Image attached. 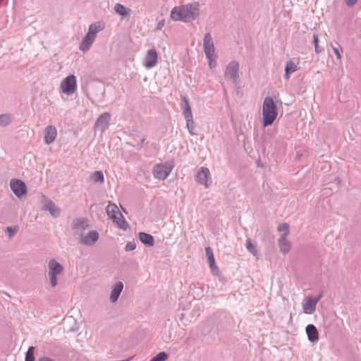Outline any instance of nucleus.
<instances>
[{"label": "nucleus", "instance_id": "nucleus-35", "mask_svg": "<svg viewBox=\"0 0 361 361\" xmlns=\"http://www.w3.org/2000/svg\"><path fill=\"white\" fill-rule=\"evenodd\" d=\"M331 47H332V49L334 50V54H336V58L339 60L341 59V52L343 51V49L341 47V46L337 44V46L336 47H334L331 44Z\"/></svg>", "mask_w": 361, "mask_h": 361}, {"label": "nucleus", "instance_id": "nucleus-34", "mask_svg": "<svg viewBox=\"0 0 361 361\" xmlns=\"http://www.w3.org/2000/svg\"><path fill=\"white\" fill-rule=\"evenodd\" d=\"M313 43L314 45L315 52L317 54L321 53L322 49H320L319 47V38L317 34H314L313 35Z\"/></svg>", "mask_w": 361, "mask_h": 361}, {"label": "nucleus", "instance_id": "nucleus-33", "mask_svg": "<svg viewBox=\"0 0 361 361\" xmlns=\"http://www.w3.org/2000/svg\"><path fill=\"white\" fill-rule=\"evenodd\" d=\"M169 358V355L165 352H160L154 356L149 361H166Z\"/></svg>", "mask_w": 361, "mask_h": 361}, {"label": "nucleus", "instance_id": "nucleus-40", "mask_svg": "<svg viewBox=\"0 0 361 361\" xmlns=\"http://www.w3.org/2000/svg\"><path fill=\"white\" fill-rule=\"evenodd\" d=\"M183 114L184 116V118H185L186 122L192 121V120H193L192 111L183 113Z\"/></svg>", "mask_w": 361, "mask_h": 361}, {"label": "nucleus", "instance_id": "nucleus-38", "mask_svg": "<svg viewBox=\"0 0 361 361\" xmlns=\"http://www.w3.org/2000/svg\"><path fill=\"white\" fill-rule=\"evenodd\" d=\"M18 229V227H7L6 228V233H8V237L11 238H12L15 234L17 232Z\"/></svg>", "mask_w": 361, "mask_h": 361}, {"label": "nucleus", "instance_id": "nucleus-30", "mask_svg": "<svg viewBox=\"0 0 361 361\" xmlns=\"http://www.w3.org/2000/svg\"><path fill=\"white\" fill-rule=\"evenodd\" d=\"M11 115L9 114H0V126L6 127L11 123Z\"/></svg>", "mask_w": 361, "mask_h": 361}, {"label": "nucleus", "instance_id": "nucleus-5", "mask_svg": "<svg viewBox=\"0 0 361 361\" xmlns=\"http://www.w3.org/2000/svg\"><path fill=\"white\" fill-rule=\"evenodd\" d=\"M239 68L238 62L232 61L228 64L224 71V77L231 79L235 86L240 82Z\"/></svg>", "mask_w": 361, "mask_h": 361}, {"label": "nucleus", "instance_id": "nucleus-2", "mask_svg": "<svg viewBox=\"0 0 361 361\" xmlns=\"http://www.w3.org/2000/svg\"><path fill=\"white\" fill-rule=\"evenodd\" d=\"M263 126H271L278 116L277 106L271 97H267L262 106Z\"/></svg>", "mask_w": 361, "mask_h": 361}, {"label": "nucleus", "instance_id": "nucleus-7", "mask_svg": "<svg viewBox=\"0 0 361 361\" xmlns=\"http://www.w3.org/2000/svg\"><path fill=\"white\" fill-rule=\"evenodd\" d=\"M76 87V77L74 75H69L61 83L63 92L68 95L73 94Z\"/></svg>", "mask_w": 361, "mask_h": 361}, {"label": "nucleus", "instance_id": "nucleus-17", "mask_svg": "<svg viewBox=\"0 0 361 361\" xmlns=\"http://www.w3.org/2000/svg\"><path fill=\"white\" fill-rule=\"evenodd\" d=\"M123 289V284L121 281H118L114 284L110 294V301L113 303L116 302L122 290Z\"/></svg>", "mask_w": 361, "mask_h": 361}, {"label": "nucleus", "instance_id": "nucleus-14", "mask_svg": "<svg viewBox=\"0 0 361 361\" xmlns=\"http://www.w3.org/2000/svg\"><path fill=\"white\" fill-rule=\"evenodd\" d=\"M205 253L207 257V262L211 269V271L214 275L219 274V269L215 263L213 250L210 247L205 248Z\"/></svg>", "mask_w": 361, "mask_h": 361}, {"label": "nucleus", "instance_id": "nucleus-31", "mask_svg": "<svg viewBox=\"0 0 361 361\" xmlns=\"http://www.w3.org/2000/svg\"><path fill=\"white\" fill-rule=\"evenodd\" d=\"M181 100L183 103V104H182V106H181L182 109H183V113L192 111L189 101H188V98L186 97V96L181 95Z\"/></svg>", "mask_w": 361, "mask_h": 361}, {"label": "nucleus", "instance_id": "nucleus-4", "mask_svg": "<svg viewBox=\"0 0 361 361\" xmlns=\"http://www.w3.org/2000/svg\"><path fill=\"white\" fill-rule=\"evenodd\" d=\"M203 47L205 56L209 61V67L212 68L215 56V48L213 39L209 33H207L204 37Z\"/></svg>", "mask_w": 361, "mask_h": 361}, {"label": "nucleus", "instance_id": "nucleus-26", "mask_svg": "<svg viewBox=\"0 0 361 361\" xmlns=\"http://www.w3.org/2000/svg\"><path fill=\"white\" fill-rule=\"evenodd\" d=\"M298 66L295 64L293 61H289L286 63L285 68V75L284 77L286 79H289L290 74L298 71Z\"/></svg>", "mask_w": 361, "mask_h": 361}, {"label": "nucleus", "instance_id": "nucleus-10", "mask_svg": "<svg viewBox=\"0 0 361 361\" xmlns=\"http://www.w3.org/2000/svg\"><path fill=\"white\" fill-rule=\"evenodd\" d=\"M195 180L199 184L204 185L205 188H208L212 183L209 169L201 167L195 175Z\"/></svg>", "mask_w": 361, "mask_h": 361}, {"label": "nucleus", "instance_id": "nucleus-11", "mask_svg": "<svg viewBox=\"0 0 361 361\" xmlns=\"http://www.w3.org/2000/svg\"><path fill=\"white\" fill-rule=\"evenodd\" d=\"M322 298V293H320L317 297L312 298V297H307L306 302L302 303V309L303 312L305 314H312L315 310L317 302L319 301V300Z\"/></svg>", "mask_w": 361, "mask_h": 361}, {"label": "nucleus", "instance_id": "nucleus-41", "mask_svg": "<svg viewBox=\"0 0 361 361\" xmlns=\"http://www.w3.org/2000/svg\"><path fill=\"white\" fill-rule=\"evenodd\" d=\"M357 0H345V2L346 5L349 7L353 6L356 3Z\"/></svg>", "mask_w": 361, "mask_h": 361}, {"label": "nucleus", "instance_id": "nucleus-44", "mask_svg": "<svg viewBox=\"0 0 361 361\" xmlns=\"http://www.w3.org/2000/svg\"><path fill=\"white\" fill-rule=\"evenodd\" d=\"M145 140H146V138H145V137H143V138L140 140V142H138V143L137 144V145L140 148L142 147L145 144H147V142H145Z\"/></svg>", "mask_w": 361, "mask_h": 361}, {"label": "nucleus", "instance_id": "nucleus-32", "mask_svg": "<svg viewBox=\"0 0 361 361\" xmlns=\"http://www.w3.org/2000/svg\"><path fill=\"white\" fill-rule=\"evenodd\" d=\"M35 347L34 346H30L28 348L27 351L25 353V361H35Z\"/></svg>", "mask_w": 361, "mask_h": 361}, {"label": "nucleus", "instance_id": "nucleus-15", "mask_svg": "<svg viewBox=\"0 0 361 361\" xmlns=\"http://www.w3.org/2000/svg\"><path fill=\"white\" fill-rule=\"evenodd\" d=\"M158 55L155 49H149L145 56V66L147 68L154 67L157 63Z\"/></svg>", "mask_w": 361, "mask_h": 361}, {"label": "nucleus", "instance_id": "nucleus-6", "mask_svg": "<svg viewBox=\"0 0 361 361\" xmlns=\"http://www.w3.org/2000/svg\"><path fill=\"white\" fill-rule=\"evenodd\" d=\"M42 209L48 211L52 217L57 218L61 215V209L56 204L50 199L47 198L45 195L42 197Z\"/></svg>", "mask_w": 361, "mask_h": 361}, {"label": "nucleus", "instance_id": "nucleus-39", "mask_svg": "<svg viewBox=\"0 0 361 361\" xmlns=\"http://www.w3.org/2000/svg\"><path fill=\"white\" fill-rule=\"evenodd\" d=\"M288 228H289V226L288 224L283 223L278 226V231H285L286 232L285 233H287V235H288Z\"/></svg>", "mask_w": 361, "mask_h": 361}, {"label": "nucleus", "instance_id": "nucleus-21", "mask_svg": "<svg viewBox=\"0 0 361 361\" xmlns=\"http://www.w3.org/2000/svg\"><path fill=\"white\" fill-rule=\"evenodd\" d=\"M140 240L147 246H153L154 244V237L149 233L140 232L138 234Z\"/></svg>", "mask_w": 361, "mask_h": 361}, {"label": "nucleus", "instance_id": "nucleus-23", "mask_svg": "<svg viewBox=\"0 0 361 361\" xmlns=\"http://www.w3.org/2000/svg\"><path fill=\"white\" fill-rule=\"evenodd\" d=\"M88 227L87 220L85 218H78L73 221V230H85Z\"/></svg>", "mask_w": 361, "mask_h": 361}, {"label": "nucleus", "instance_id": "nucleus-16", "mask_svg": "<svg viewBox=\"0 0 361 361\" xmlns=\"http://www.w3.org/2000/svg\"><path fill=\"white\" fill-rule=\"evenodd\" d=\"M57 135V130L55 126H49L44 130V140L47 144L53 142Z\"/></svg>", "mask_w": 361, "mask_h": 361}, {"label": "nucleus", "instance_id": "nucleus-13", "mask_svg": "<svg viewBox=\"0 0 361 361\" xmlns=\"http://www.w3.org/2000/svg\"><path fill=\"white\" fill-rule=\"evenodd\" d=\"M170 170H168V169L161 164H157L154 167V176L155 178H157L159 180H165L168 176L169 175Z\"/></svg>", "mask_w": 361, "mask_h": 361}, {"label": "nucleus", "instance_id": "nucleus-1", "mask_svg": "<svg viewBox=\"0 0 361 361\" xmlns=\"http://www.w3.org/2000/svg\"><path fill=\"white\" fill-rule=\"evenodd\" d=\"M200 13V4L195 2L181 6H176L171 11L170 17L173 20L190 23L196 19Z\"/></svg>", "mask_w": 361, "mask_h": 361}, {"label": "nucleus", "instance_id": "nucleus-29", "mask_svg": "<svg viewBox=\"0 0 361 361\" xmlns=\"http://www.w3.org/2000/svg\"><path fill=\"white\" fill-rule=\"evenodd\" d=\"M245 247L253 256L258 259V251L256 249L255 245L252 243L250 238L246 240Z\"/></svg>", "mask_w": 361, "mask_h": 361}, {"label": "nucleus", "instance_id": "nucleus-37", "mask_svg": "<svg viewBox=\"0 0 361 361\" xmlns=\"http://www.w3.org/2000/svg\"><path fill=\"white\" fill-rule=\"evenodd\" d=\"M136 248V243L135 241L128 242L125 247V250L126 252H130L134 250Z\"/></svg>", "mask_w": 361, "mask_h": 361}, {"label": "nucleus", "instance_id": "nucleus-43", "mask_svg": "<svg viewBox=\"0 0 361 361\" xmlns=\"http://www.w3.org/2000/svg\"><path fill=\"white\" fill-rule=\"evenodd\" d=\"M38 361H55L52 360L51 358L47 357V356H42L38 359Z\"/></svg>", "mask_w": 361, "mask_h": 361}, {"label": "nucleus", "instance_id": "nucleus-19", "mask_svg": "<svg viewBox=\"0 0 361 361\" xmlns=\"http://www.w3.org/2000/svg\"><path fill=\"white\" fill-rule=\"evenodd\" d=\"M94 39V36H92L87 33L80 44V50L82 52L87 51L93 44Z\"/></svg>", "mask_w": 361, "mask_h": 361}, {"label": "nucleus", "instance_id": "nucleus-3", "mask_svg": "<svg viewBox=\"0 0 361 361\" xmlns=\"http://www.w3.org/2000/svg\"><path fill=\"white\" fill-rule=\"evenodd\" d=\"M48 276L52 287H56L58 284L57 275L61 274L63 271V267L55 259H51L48 263Z\"/></svg>", "mask_w": 361, "mask_h": 361}, {"label": "nucleus", "instance_id": "nucleus-24", "mask_svg": "<svg viewBox=\"0 0 361 361\" xmlns=\"http://www.w3.org/2000/svg\"><path fill=\"white\" fill-rule=\"evenodd\" d=\"M104 28V25L101 22H97L95 23H92L89 26L88 32L87 33L92 36H94L96 38L97 33L102 31Z\"/></svg>", "mask_w": 361, "mask_h": 361}, {"label": "nucleus", "instance_id": "nucleus-25", "mask_svg": "<svg viewBox=\"0 0 361 361\" xmlns=\"http://www.w3.org/2000/svg\"><path fill=\"white\" fill-rule=\"evenodd\" d=\"M114 11L116 13L120 15L122 18L126 17L130 15L131 10L130 8H126L123 5L117 3L114 6Z\"/></svg>", "mask_w": 361, "mask_h": 361}, {"label": "nucleus", "instance_id": "nucleus-8", "mask_svg": "<svg viewBox=\"0 0 361 361\" xmlns=\"http://www.w3.org/2000/svg\"><path fill=\"white\" fill-rule=\"evenodd\" d=\"M111 117V114L109 112L102 114L96 120L94 124V129L104 133L109 127Z\"/></svg>", "mask_w": 361, "mask_h": 361}, {"label": "nucleus", "instance_id": "nucleus-22", "mask_svg": "<svg viewBox=\"0 0 361 361\" xmlns=\"http://www.w3.org/2000/svg\"><path fill=\"white\" fill-rule=\"evenodd\" d=\"M287 233H284L279 239V245L280 247V251L283 254L288 253L290 250V244L286 239Z\"/></svg>", "mask_w": 361, "mask_h": 361}, {"label": "nucleus", "instance_id": "nucleus-12", "mask_svg": "<svg viewBox=\"0 0 361 361\" xmlns=\"http://www.w3.org/2000/svg\"><path fill=\"white\" fill-rule=\"evenodd\" d=\"M99 233L97 231H90L86 235H80V243L87 245L92 246L99 240Z\"/></svg>", "mask_w": 361, "mask_h": 361}, {"label": "nucleus", "instance_id": "nucleus-28", "mask_svg": "<svg viewBox=\"0 0 361 361\" xmlns=\"http://www.w3.org/2000/svg\"><path fill=\"white\" fill-rule=\"evenodd\" d=\"M113 221L116 224L119 228H121L123 231H126L129 228L128 222L125 220L122 214L121 216H118V219L113 220Z\"/></svg>", "mask_w": 361, "mask_h": 361}, {"label": "nucleus", "instance_id": "nucleus-36", "mask_svg": "<svg viewBox=\"0 0 361 361\" xmlns=\"http://www.w3.org/2000/svg\"><path fill=\"white\" fill-rule=\"evenodd\" d=\"M186 128L188 130L190 135H195L194 130L195 128V125L193 120H192V121L186 122Z\"/></svg>", "mask_w": 361, "mask_h": 361}, {"label": "nucleus", "instance_id": "nucleus-27", "mask_svg": "<svg viewBox=\"0 0 361 361\" xmlns=\"http://www.w3.org/2000/svg\"><path fill=\"white\" fill-rule=\"evenodd\" d=\"M90 179L97 183H103L104 182V176L102 171H96L90 176Z\"/></svg>", "mask_w": 361, "mask_h": 361}, {"label": "nucleus", "instance_id": "nucleus-42", "mask_svg": "<svg viewBox=\"0 0 361 361\" xmlns=\"http://www.w3.org/2000/svg\"><path fill=\"white\" fill-rule=\"evenodd\" d=\"M164 24H165V22H164V20H160V21L157 23V30H161V29H162V27H164Z\"/></svg>", "mask_w": 361, "mask_h": 361}, {"label": "nucleus", "instance_id": "nucleus-9", "mask_svg": "<svg viewBox=\"0 0 361 361\" xmlns=\"http://www.w3.org/2000/svg\"><path fill=\"white\" fill-rule=\"evenodd\" d=\"M10 187L16 196L21 198L27 193V186L25 183L19 179H13L11 180Z\"/></svg>", "mask_w": 361, "mask_h": 361}, {"label": "nucleus", "instance_id": "nucleus-18", "mask_svg": "<svg viewBox=\"0 0 361 361\" xmlns=\"http://www.w3.org/2000/svg\"><path fill=\"white\" fill-rule=\"evenodd\" d=\"M305 331L310 342L315 343L318 341L319 333L314 324H308L305 328Z\"/></svg>", "mask_w": 361, "mask_h": 361}, {"label": "nucleus", "instance_id": "nucleus-20", "mask_svg": "<svg viewBox=\"0 0 361 361\" xmlns=\"http://www.w3.org/2000/svg\"><path fill=\"white\" fill-rule=\"evenodd\" d=\"M106 213L112 220L118 219V216H121V213L118 207L111 202H110L106 207Z\"/></svg>", "mask_w": 361, "mask_h": 361}]
</instances>
